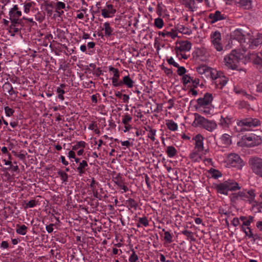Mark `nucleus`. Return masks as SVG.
I'll list each match as a JSON object with an SVG mask.
<instances>
[{
    "label": "nucleus",
    "mask_w": 262,
    "mask_h": 262,
    "mask_svg": "<svg viewBox=\"0 0 262 262\" xmlns=\"http://www.w3.org/2000/svg\"><path fill=\"white\" fill-rule=\"evenodd\" d=\"M252 36L249 33H247L246 36L241 40L239 43L242 48L241 50H234L224 58L226 66L232 70L236 69L238 67L237 63L239 60L244 58H247V55L245 53L248 49H251Z\"/></svg>",
    "instance_id": "obj_1"
},
{
    "label": "nucleus",
    "mask_w": 262,
    "mask_h": 262,
    "mask_svg": "<svg viewBox=\"0 0 262 262\" xmlns=\"http://www.w3.org/2000/svg\"><path fill=\"white\" fill-rule=\"evenodd\" d=\"M214 188L219 193L228 195V191L239 190L241 187L238 184L233 180H228L219 184L214 185Z\"/></svg>",
    "instance_id": "obj_2"
},
{
    "label": "nucleus",
    "mask_w": 262,
    "mask_h": 262,
    "mask_svg": "<svg viewBox=\"0 0 262 262\" xmlns=\"http://www.w3.org/2000/svg\"><path fill=\"white\" fill-rule=\"evenodd\" d=\"M195 121L197 122V125H200L206 130L212 132L216 127V124L213 121H209L198 113L194 114Z\"/></svg>",
    "instance_id": "obj_3"
},
{
    "label": "nucleus",
    "mask_w": 262,
    "mask_h": 262,
    "mask_svg": "<svg viewBox=\"0 0 262 262\" xmlns=\"http://www.w3.org/2000/svg\"><path fill=\"white\" fill-rule=\"evenodd\" d=\"M249 164L252 171L262 178V159L257 157L250 159Z\"/></svg>",
    "instance_id": "obj_4"
},
{
    "label": "nucleus",
    "mask_w": 262,
    "mask_h": 262,
    "mask_svg": "<svg viewBox=\"0 0 262 262\" xmlns=\"http://www.w3.org/2000/svg\"><path fill=\"white\" fill-rule=\"evenodd\" d=\"M228 163L232 167L240 168L242 166L243 161L238 155L232 153L228 157Z\"/></svg>",
    "instance_id": "obj_5"
},
{
    "label": "nucleus",
    "mask_w": 262,
    "mask_h": 262,
    "mask_svg": "<svg viewBox=\"0 0 262 262\" xmlns=\"http://www.w3.org/2000/svg\"><path fill=\"white\" fill-rule=\"evenodd\" d=\"M177 44H179V46L175 48V51L178 57L179 56V51L184 52L189 51L191 48V43L187 40L177 41Z\"/></svg>",
    "instance_id": "obj_6"
},
{
    "label": "nucleus",
    "mask_w": 262,
    "mask_h": 262,
    "mask_svg": "<svg viewBox=\"0 0 262 262\" xmlns=\"http://www.w3.org/2000/svg\"><path fill=\"white\" fill-rule=\"evenodd\" d=\"M255 194L253 189L248 191H239L240 200L243 201H248L250 203L254 201Z\"/></svg>",
    "instance_id": "obj_7"
},
{
    "label": "nucleus",
    "mask_w": 262,
    "mask_h": 262,
    "mask_svg": "<svg viewBox=\"0 0 262 262\" xmlns=\"http://www.w3.org/2000/svg\"><path fill=\"white\" fill-rule=\"evenodd\" d=\"M212 42L215 48L219 51L223 50V47L221 43V35L220 32L215 31L211 35Z\"/></svg>",
    "instance_id": "obj_8"
},
{
    "label": "nucleus",
    "mask_w": 262,
    "mask_h": 262,
    "mask_svg": "<svg viewBox=\"0 0 262 262\" xmlns=\"http://www.w3.org/2000/svg\"><path fill=\"white\" fill-rule=\"evenodd\" d=\"M213 100L212 95L210 93H207L203 98H199L197 99L198 104L200 106H205L210 104Z\"/></svg>",
    "instance_id": "obj_9"
},
{
    "label": "nucleus",
    "mask_w": 262,
    "mask_h": 262,
    "mask_svg": "<svg viewBox=\"0 0 262 262\" xmlns=\"http://www.w3.org/2000/svg\"><path fill=\"white\" fill-rule=\"evenodd\" d=\"M238 124L241 126H247L249 127L256 126L260 125V121L257 119L249 118L241 120L238 123Z\"/></svg>",
    "instance_id": "obj_10"
},
{
    "label": "nucleus",
    "mask_w": 262,
    "mask_h": 262,
    "mask_svg": "<svg viewBox=\"0 0 262 262\" xmlns=\"http://www.w3.org/2000/svg\"><path fill=\"white\" fill-rule=\"evenodd\" d=\"M226 15L222 14L220 11H216L214 13H210L208 18L211 19L210 24H212L215 22L226 19Z\"/></svg>",
    "instance_id": "obj_11"
},
{
    "label": "nucleus",
    "mask_w": 262,
    "mask_h": 262,
    "mask_svg": "<svg viewBox=\"0 0 262 262\" xmlns=\"http://www.w3.org/2000/svg\"><path fill=\"white\" fill-rule=\"evenodd\" d=\"M110 71L113 73V77L111 78L112 81V85L114 87H117V85L119 82V79L120 77V72L117 69H116L112 66L109 67Z\"/></svg>",
    "instance_id": "obj_12"
},
{
    "label": "nucleus",
    "mask_w": 262,
    "mask_h": 262,
    "mask_svg": "<svg viewBox=\"0 0 262 262\" xmlns=\"http://www.w3.org/2000/svg\"><path fill=\"white\" fill-rule=\"evenodd\" d=\"M134 81L130 78L129 75H127L123 77L122 80L119 81L117 87L125 85L127 88H132L134 86Z\"/></svg>",
    "instance_id": "obj_13"
},
{
    "label": "nucleus",
    "mask_w": 262,
    "mask_h": 262,
    "mask_svg": "<svg viewBox=\"0 0 262 262\" xmlns=\"http://www.w3.org/2000/svg\"><path fill=\"white\" fill-rule=\"evenodd\" d=\"M246 34H243L241 29H236L231 32L230 37L231 39H235L239 42L246 36Z\"/></svg>",
    "instance_id": "obj_14"
},
{
    "label": "nucleus",
    "mask_w": 262,
    "mask_h": 262,
    "mask_svg": "<svg viewBox=\"0 0 262 262\" xmlns=\"http://www.w3.org/2000/svg\"><path fill=\"white\" fill-rule=\"evenodd\" d=\"M247 58L248 60L252 61L254 64H262V58L259 57L256 54L254 53H250V52H248V54L247 55Z\"/></svg>",
    "instance_id": "obj_15"
},
{
    "label": "nucleus",
    "mask_w": 262,
    "mask_h": 262,
    "mask_svg": "<svg viewBox=\"0 0 262 262\" xmlns=\"http://www.w3.org/2000/svg\"><path fill=\"white\" fill-rule=\"evenodd\" d=\"M195 141V147L197 148L199 151L203 150V137L200 134H198L193 138Z\"/></svg>",
    "instance_id": "obj_16"
},
{
    "label": "nucleus",
    "mask_w": 262,
    "mask_h": 262,
    "mask_svg": "<svg viewBox=\"0 0 262 262\" xmlns=\"http://www.w3.org/2000/svg\"><path fill=\"white\" fill-rule=\"evenodd\" d=\"M159 35H161L162 36L165 37L166 36L171 37L172 38H174L176 37H178V34L176 32V30L172 29L170 32H168L166 31H164L163 32H159Z\"/></svg>",
    "instance_id": "obj_17"
},
{
    "label": "nucleus",
    "mask_w": 262,
    "mask_h": 262,
    "mask_svg": "<svg viewBox=\"0 0 262 262\" xmlns=\"http://www.w3.org/2000/svg\"><path fill=\"white\" fill-rule=\"evenodd\" d=\"M235 2L238 3L245 9L249 10L251 8V1L250 0H239V2L235 0Z\"/></svg>",
    "instance_id": "obj_18"
},
{
    "label": "nucleus",
    "mask_w": 262,
    "mask_h": 262,
    "mask_svg": "<svg viewBox=\"0 0 262 262\" xmlns=\"http://www.w3.org/2000/svg\"><path fill=\"white\" fill-rule=\"evenodd\" d=\"M166 152L169 158H172L177 155V150L173 146H168L167 147Z\"/></svg>",
    "instance_id": "obj_19"
},
{
    "label": "nucleus",
    "mask_w": 262,
    "mask_h": 262,
    "mask_svg": "<svg viewBox=\"0 0 262 262\" xmlns=\"http://www.w3.org/2000/svg\"><path fill=\"white\" fill-rule=\"evenodd\" d=\"M28 227L25 225H16V232L19 234L24 235L26 234Z\"/></svg>",
    "instance_id": "obj_20"
},
{
    "label": "nucleus",
    "mask_w": 262,
    "mask_h": 262,
    "mask_svg": "<svg viewBox=\"0 0 262 262\" xmlns=\"http://www.w3.org/2000/svg\"><path fill=\"white\" fill-rule=\"evenodd\" d=\"M88 165V163L85 160H83L79 163V166L77 168V171L79 175H81L84 172L83 169L87 167Z\"/></svg>",
    "instance_id": "obj_21"
},
{
    "label": "nucleus",
    "mask_w": 262,
    "mask_h": 262,
    "mask_svg": "<svg viewBox=\"0 0 262 262\" xmlns=\"http://www.w3.org/2000/svg\"><path fill=\"white\" fill-rule=\"evenodd\" d=\"M126 204L127 205V207L134 208V210H136L138 206V203L135 201L134 199L132 198H129L128 200H126Z\"/></svg>",
    "instance_id": "obj_22"
},
{
    "label": "nucleus",
    "mask_w": 262,
    "mask_h": 262,
    "mask_svg": "<svg viewBox=\"0 0 262 262\" xmlns=\"http://www.w3.org/2000/svg\"><path fill=\"white\" fill-rule=\"evenodd\" d=\"M104 29L105 31V36L106 37H110L112 35L113 29L110 27V24L108 22H106L104 24Z\"/></svg>",
    "instance_id": "obj_23"
},
{
    "label": "nucleus",
    "mask_w": 262,
    "mask_h": 262,
    "mask_svg": "<svg viewBox=\"0 0 262 262\" xmlns=\"http://www.w3.org/2000/svg\"><path fill=\"white\" fill-rule=\"evenodd\" d=\"M221 140L225 146H228L231 144V136L227 134L222 136Z\"/></svg>",
    "instance_id": "obj_24"
},
{
    "label": "nucleus",
    "mask_w": 262,
    "mask_h": 262,
    "mask_svg": "<svg viewBox=\"0 0 262 262\" xmlns=\"http://www.w3.org/2000/svg\"><path fill=\"white\" fill-rule=\"evenodd\" d=\"M176 29L180 33H182L184 34L189 35L190 31L189 29L185 28L184 26L181 25H178L176 27Z\"/></svg>",
    "instance_id": "obj_25"
},
{
    "label": "nucleus",
    "mask_w": 262,
    "mask_h": 262,
    "mask_svg": "<svg viewBox=\"0 0 262 262\" xmlns=\"http://www.w3.org/2000/svg\"><path fill=\"white\" fill-rule=\"evenodd\" d=\"M196 71L200 74H203L209 71V67L205 64H202L196 68Z\"/></svg>",
    "instance_id": "obj_26"
},
{
    "label": "nucleus",
    "mask_w": 262,
    "mask_h": 262,
    "mask_svg": "<svg viewBox=\"0 0 262 262\" xmlns=\"http://www.w3.org/2000/svg\"><path fill=\"white\" fill-rule=\"evenodd\" d=\"M230 200L233 204H236L240 200L239 191L237 193H233L230 196Z\"/></svg>",
    "instance_id": "obj_27"
},
{
    "label": "nucleus",
    "mask_w": 262,
    "mask_h": 262,
    "mask_svg": "<svg viewBox=\"0 0 262 262\" xmlns=\"http://www.w3.org/2000/svg\"><path fill=\"white\" fill-rule=\"evenodd\" d=\"M167 128L172 131H175L178 129L177 124L172 120H170L166 124Z\"/></svg>",
    "instance_id": "obj_28"
},
{
    "label": "nucleus",
    "mask_w": 262,
    "mask_h": 262,
    "mask_svg": "<svg viewBox=\"0 0 262 262\" xmlns=\"http://www.w3.org/2000/svg\"><path fill=\"white\" fill-rule=\"evenodd\" d=\"M209 172L211 174L212 178L214 179H217L222 176V173L215 169L211 168Z\"/></svg>",
    "instance_id": "obj_29"
},
{
    "label": "nucleus",
    "mask_w": 262,
    "mask_h": 262,
    "mask_svg": "<svg viewBox=\"0 0 262 262\" xmlns=\"http://www.w3.org/2000/svg\"><path fill=\"white\" fill-rule=\"evenodd\" d=\"M231 123V118L226 116V117H224L223 116L221 117V124L224 126H228L229 124Z\"/></svg>",
    "instance_id": "obj_30"
},
{
    "label": "nucleus",
    "mask_w": 262,
    "mask_h": 262,
    "mask_svg": "<svg viewBox=\"0 0 262 262\" xmlns=\"http://www.w3.org/2000/svg\"><path fill=\"white\" fill-rule=\"evenodd\" d=\"M262 43V38H257L255 39H254L252 37V46L251 49H253L255 47H257L259 45L261 44Z\"/></svg>",
    "instance_id": "obj_31"
},
{
    "label": "nucleus",
    "mask_w": 262,
    "mask_h": 262,
    "mask_svg": "<svg viewBox=\"0 0 262 262\" xmlns=\"http://www.w3.org/2000/svg\"><path fill=\"white\" fill-rule=\"evenodd\" d=\"M182 81L183 85L186 86V84L192 81V77L189 75H184L182 78Z\"/></svg>",
    "instance_id": "obj_32"
},
{
    "label": "nucleus",
    "mask_w": 262,
    "mask_h": 262,
    "mask_svg": "<svg viewBox=\"0 0 262 262\" xmlns=\"http://www.w3.org/2000/svg\"><path fill=\"white\" fill-rule=\"evenodd\" d=\"M45 10L46 11L47 14L49 15V16H50L52 15L53 12V5L51 3H46L45 4Z\"/></svg>",
    "instance_id": "obj_33"
},
{
    "label": "nucleus",
    "mask_w": 262,
    "mask_h": 262,
    "mask_svg": "<svg viewBox=\"0 0 262 262\" xmlns=\"http://www.w3.org/2000/svg\"><path fill=\"white\" fill-rule=\"evenodd\" d=\"M195 4L194 0H185L184 5L190 11H193L192 6Z\"/></svg>",
    "instance_id": "obj_34"
},
{
    "label": "nucleus",
    "mask_w": 262,
    "mask_h": 262,
    "mask_svg": "<svg viewBox=\"0 0 262 262\" xmlns=\"http://www.w3.org/2000/svg\"><path fill=\"white\" fill-rule=\"evenodd\" d=\"M164 239L168 244L172 242V235L169 231H165Z\"/></svg>",
    "instance_id": "obj_35"
},
{
    "label": "nucleus",
    "mask_w": 262,
    "mask_h": 262,
    "mask_svg": "<svg viewBox=\"0 0 262 262\" xmlns=\"http://www.w3.org/2000/svg\"><path fill=\"white\" fill-rule=\"evenodd\" d=\"M210 77L212 79H217L218 71L215 69L209 68V71Z\"/></svg>",
    "instance_id": "obj_36"
},
{
    "label": "nucleus",
    "mask_w": 262,
    "mask_h": 262,
    "mask_svg": "<svg viewBox=\"0 0 262 262\" xmlns=\"http://www.w3.org/2000/svg\"><path fill=\"white\" fill-rule=\"evenodd\" d=\"M7 86L10 87V89L8 91V93L10 95L16 94L17 92L13 90L11 83L9 82H6L3 86V88H7Z\"/></svg>",
    "instance_id": "obj_37"
},
{
    "label": "nucleus",
    "mask_w": 262,
    "mask_h": 262,
    "mask_svg": "<svg viewBox=\"0 0 262 262\" xmlns=\"http://www.w3.org/2000/svg\"><path fill=\"white\" fill-rule=\"evenodd\" d=\"M155 26L159 29L162 28L164 25V22L162 18H157L155 19Z\"/></svg>",
    "instance_id": "obj_38"
},
{
    "label": "nucleus",
    "mask_w": 262,
    "mask_h": 262,
    "mask_svg": "<svg viewBox=\"0 0 262 262\" xmlns=\"http://www.w3.org/2000/svg\"><path fill=\"white\" fill-rule=\"evenodd\" d=\"M182 233L186 236L188 238H190L191 241H195V239L193 236V233L191 231H189L187 230H184L182 231Z\"/></svg>",
    "instance_id": "obj_39"
},
{
    "label": "nucleus",
    "mask_w": 262,
    "mask_h": 262,
    "mask_svg": "<svg viewBox=\"0 0 262 262\" xmlns=\"http://www.w3.org/2000/svg\"><path fill=\"white\" fill-rule=\"evenodd\" d=\"M129 262H139L138 256L133 250H132V253L129 258Z\"/></svg>",
    "instance_id": "obj_40"
},
{
    "label": "nucleus",
    "mask_w": 262,
    "mask_h": 262,
    "mask_svg": "<svg viewBox=\"0 0 262 262\" xmlns=\"http://www.w3.org/2000/svg\"><path fill=\"white\" fill-rule=\"evenodd\" d=\"M149 128V133L148 134L147 137L150 138L152 141H155L156 139L155 138V136L156 135V130L154 129L151 128L150 127H148Z\"/></svg>",
    "instance_id": "obj_41"
},
{
    "label": "nucleus",
    "mask_w": 262,
    "mask_h": 262,
    "mask_svg": "<svg viewBox=\"0 0 262 262\" xmlns=\"http://www.w3.org/2000/svg\"><path fill=\"white\" fill-rule=\"evenodd\" d=\"M56 92L58 94V98L61 100H63L64 99L63 94L65 93V91L59 87L57 89Z\"/></svg>",
    "instance_id": "obj_42"
},
{
    "label": "nucleus",
    "mask_w": 262,
    "mask_h": 262,
    "mask_svg": "<svg viewBox=\"0 0 262 262\" xmlns=\"http://www.w3.org/2000/svg\"><path fill=\"white\" fill-rule=\"evenodd\" d=\"M85 144H86V143H85V142H84V141H81L78 142L77 143V144H76V145H74V146H73V147H72V149H73V150H77L79 147H83V148H84V147H85Z\"/></svg>",
    "instance_id": "obj_43"
},
{
    "label": "nucleus",
    "mask_w": 262,
    "mask_h": 262,
    "mask_svg": "<svg viewBox=\"0 0 262 262\" xmlns=\"http://www.w3.org/2000/svg\"><path fill=\"white\" fill-rule=\"evenodd\" d=\"M242 230L243 231H244V232L245 233L246 235L248 236L249 237L253 236V235L252 233V231H251L250 228H249L248 227L247 228H246L244 226H242Z\"/></svg>",
    "instance_id": "obj_44"
},
{
    "label": "nucleus",
    "mask_w": 262,
    "mask_h": 262,
    "mask_svg": "<svg viewBox=\"0 0 262 262\" xmlns=\"http://www.w3.org/2000/svg\"><path fill=\"white\" fill-rule=\"evenodd\" d=\"M58 174L60 176L61 180L63 182H67L68 180V174L62 170H59Z\"/></svg>",
    "instance_id": "obj_45"
},
{
    "label": "nucleus",
    "mask_w": 262,
    "mask_h": 262,
    "mask_svg": "<svg viewBox=\"0 0 262 262\" xmlns=\"http://www.w3.org/2000/svg\"><path fill=\"white\" fill-rule=\"evenodd\" d=\"M178 68L177 73L180 76H183L185 75L186 70L184 67H180L179 65L177 67Z\"/></svg>",
    "instance_id": "obj_46"
},
{
    "label": "nucleus",
    "mask_w": 262,
    "mask_h": 262,
    "mask_svg": "<svg viewBox=\"0 0 262 262\" xmlns=\"http://www.w3.org/2000/svg\"><path fill=\"white\" fill-rule=\"evenodd\" d=\"M115 183L119 187H122V184H123V180L122 178L120 176L115 178Z\"/></svg>",
    "instance_id": "obj_47"
},
{
    "label": "nucleus",
    "mask_w": 262,
    "mask_h": 262,
    "mask_svg": "<svg viewBox=\"0 0 262 262\" xmlns=\"http://www.w3.org/2000/svg\"><path fill=\"white\" fill-rule=\"evenodd\" d=\"M34 4L33 2H30L26 4L24 6V11L26 13H29L30 11V8L32 6V5Z\"/></svg>",
    "instance_id": "obj_48"
},
{
    "label": "nucleus",
    "mask_w": 262,
    "mask_h": 262,
    "mask_svg": "<svg viewBox=\"0 0 262 262\" xmlns=\"http://www.w3.org/2000/svg\"><path fill=\"white\" fill-rule=\"evenodd\" d=\"M139 222L142 224L145 227L148 226V221L146 217H140L139 220Z\"/></svg>",
    "instance_id": "obj_49"
},
{
    "label": "nucleus",
    "mask_w": 262,
    "mask_h": 262,
    "mask_svg": "<svg viewBox=\"0 0 262 262\" xmlns=\"http://www.w3.org/2000/svg\"><path fill=\"white\" fill-rule=\"evenodd\" d=\"M132 117L129 115L126 114L123 117L122 123L124 125H127L132 120Z\"/></svg>",
    "instance_id": "obj_50"
},
{
    "label": "nucleus",
    "mask_w": 262,
    "mask_h": 262,
    "mask_svg": "<svg viewBox=\"0 0 262 262\" xmlns=\"http://www.w3.org/2000/svg\"><path fill=\"white\" fill-rule=\"evenodd\" d=\"M5 111L6 115L9 117L12 116L14 113V111L12 108H10L9 106H6L5 107Z\"/></svg>",
    "instance_id": "obj_51"
},
{
    "label": "nucleus",
    "mask_w": 262,
    "mask_h": 262,
    "mask_svg": "<svg viewBox=\"0 0 262 262\" xmlns=\"http://www.w3.org/2000/svg\"><path fill=\"white\" fill-rule=\"evenodd\" d=\"M107 9L110 13L111 15H114L116 12V10L113 8V6L112 4H108L106 6Z\"/></svg>",
    "instance_id": "obj_52"
},
{
    "label": "nucleus",
    "mask_w": 262,
    "mask_h": 262,
    "mask_svg": "<svg viewBox=\"0 0 262 262\" xmlns=\"http://www.w3.org/2000/svg\"><path fill=\"white\" fill-rule=\"evenodd\" d=\"M36 205V201L35 200H31L30 201H29L27 204H26V206L25 207V208H32V207H34V206H35Z\"/></svg>",
    "instance_id": "obj_53"
},
{
    "label": "nucleus",
    "mask_w": 262,
    "mask_h": 262,
    "mask_svg": "<svg viewBox=\"0 0 262 262\" xmlns=\"http://www.w3.org/2000/svg\"><path fill=\"white\" fill-rule=\"evenodd\" d=\"M101 14L104 18H108L111 17V13L107 10L106 9H101Z\"/></svg>",
    "instance_id": "obj_54"
},
{
    "label": "nucleus",
    "mask_w": 262,
    "mask_h": 262,
    "mask_svg": "<svg viewBox=\"0 0 262 262\" xmlns=\"http://www.w3.org/2000/svg\"><path fill=\"white\" fill-rule=\"evenodd\" d=\"M9 19L11 21V25L10 27H13L14 25H15L17 24V23H18L19 19L18 18L13 17H10Z\"/></svg>",
    "instance_id": "obj_55"
},
{
    "label": "nucleus",
    "mask_w": 262,
    "mask_h": 262,
    "mask_svg": "<svg viewBox=\"0 0 262 262\" xmlns=\"http://www.w3.org/2000/svg\"><path fill=\"white\" fill-rule=\"evenodd\" d=\"M161 69L164 71V72L167 75H172V71L170 69H168L167 68L165 67L164 66H162Z\"/></svg>",
    "instance_id": "obj_56"
},
{
    "label": "nucleus",
    "mask_w": 262,
    "mask_h": 262,
    "mask_svg": "<svg viewBox=\"0 0 262 262\" xmlns=\"http://www.w3.org/2000/svg\"><path fill=\"white\" fill-rule=\"evenodd\" d=\"M167 61L168 63V64H169L170 65H172L174 67L177 68L179 66V64L174 61L172 57H170V58L167 59Z\"/></svg>",
    "instance_id": "obj_57"
},
{
    "label": "nucleus",
    "mask_w": 262,
    "mask_h": 262,
    "mask_svg": "<svg viewBox=\"0 0 262 262\" xmlns=\"http://www.w3.org/2000/svg\"><path fill=\"white\" fill-rule=\"evenodd\" d=\"M65 7H66V5L63 2H58L56 4V9H57V10H60L61 9H64Z\"/></svg>",
    "instance_id": "obj_58"
},
{
    "label": "nucleus",
    "mask_w": 262,
    "mask_h": 262,
    "mask_svg": "<svg viewBox=\"0 0 262 262\" xmlns=\"http://www.w3.org/2000/svg\"><path fill=\"white\" fill-rule=\"evenodd\" d=\"M12 152L14 153V155L16 157H17L18 158H19L20 159L22 160H24L26 158V156L25 154H17L15 151H12Z\"/></svg>",
    "instance_id": "obj_59"
},
{
    "label": "nucleus",
    "mask_w": 262,
    "mask_h": 262,
    "mask_svg": "<svg viewBox=\"0 0 262 262\" xmlns=\"http://www.w3.org/2000/svg\"><path fill=\"white\" fill-rule=\"evenodd\" d=\"M19 32V29L18 28H15L14 27H10V32H13L14 33L12 34V36L14 35V33H16Z\"/></svg>",
    "instance_id": "obj_60"
},
{
    "label": "nucleus",
    "mask_w": 262,
    "mask_h": 262,
    "mask_svg": "<svg viewBox=\"0 0 262 262\" xmlns=\"http://www.w3.org/2000/svg\"><path fill=\"white\" fill-rule=\"evenodd\" d=\"M199 81L200 80L198 78H195L194 79L192 78V81H191V82L193 83L192 86L193 88H196L198 87L199 84Z\"/></svg>",
    "instance_id": "obj_61"
},
{
    "label": "nucleus",
    "mask_w": 262,
    "mask_h": 262,
    "mask_svg": "<svg viewBox=\"0 0 262 262\" xmlns=\"http://www.w3.org/2000/svg\"><path fill=\"white\" fill-rule=\"evenodd\" d=\"M21 15V12L20 11H15L12 15H9L10 17L19 18Z\"/></svg>",
    "instance_id": "obj_62"
},
{
    "label": "nucleus",
    "mask_w": 262,
    "mask_h": 262,
    "mask_svg": "<svg viewBox=\"0 0 262 262\" xmlns=\"http://www.w3.org/2000/svg\"><path fill=\"white\" fill-rule=\"evenodd\" d=\"M53 226H54V224H50V225H47L46 226V228L48 233H51L53 231Z\"/></svg>",
    "instance_id": "obj_63"
},
{
    "label": "nucleus",
    "mask_w": 262,
    "mask_h": 262,
    "mask_svg": "<svg viewBox=\"0 0 262 262\" xmlns=\"http://www.w3.org/2000/svg\"><path fill=\"white\" fill-rule=\"evenodd\" d=\"M232 224L235 227L238 226L239 224L238 219L237 217L234 218L232 221Z\"/></svg>",
    "instance_id": "obj_64"
}]
</instances>
